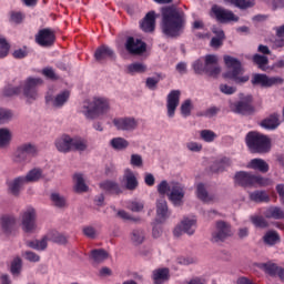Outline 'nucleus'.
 I'll use <instances>...</instances> for the list:
<instances>
[{
    "mask_svg": "<svg viewBox=\"0 0 284 284\" xmlns=\"http://www.w3.org/2000/svg\"><path fill=\"white\" fill-rule=\"evenodd\" d=\"M158 192L159 194H168V192H170V184L168 183V181L163 180L159 185H158Z\"/></svg>",
    "mask_w": 284,
    "mask_h": 284,
    "instance_id": "64",
    "label": "nucleus"
},
{
    "mask_svg": "<svg viewBox=\"0 0 284 284\" xmlns=\"http://www.w3.org/2000/svg\"><path fill=\"white\" fill-rule=\"evenodd\" d=\"M192 69L196 74H207L216 79L221 74V67H219V57L215 54H206L203 60H195L192 64Z\"/></svg>",
    "mask_w": 284,
    "mask_h": 284,
    "instance_id": "4",
    "label": "nucleus"
},
{
    "mask_svg": "<svg viewBox=\"0 0 284 284\" xmlns=\"http://www.w3.org/2000/svg\"><path fill=\"white\" fill-rule=\"evenodd\" d=\"M130 239L134 245H143V242L145 241V231L135 229L131 232Z\"/></svg>",
    "mask_w": 284,
    "mask_h": 284,
    "instance_id": "34",
    "label": "nucleus"
},
{
    "mask_svg": "<svg viewBox=\"0 0 284 284\" xmlns=\"http://www.w3.org/2000/svg\"><path fill=\"white\" fill-rule=\"evenodd\" d=\"M245 143L253 154H267L272 150V140L256 131H250L245 136Z\"/></svg>",
    "mask_w": 284,
    "mask_h": 284,
    "instance_id": "2",
    "label": "nucleus"
},
{
    "mask_svg": "<svg viewBox=\"0 0 284 284\" xmlns=\"http://www.w3.org/2000/svg\"><path fill=\"white\" fill-rule=\"evenodd\" d=\"M69 100H70V91L68 90L60 92L55 97L50 93L45 95L47 105H51L52 108H57V109L63 108V105H65Z\"/></svg>",
    "mask_w": 284,
    "mask_h": 284,
    "instance_id": "16",
    "label": "nucleus"
},
{
    "mask_svg": "<svg viewBox=\"0 0 284 284\" xmlns=\"http://www.w3.org/2000/svg\"><path fill=\"white\" fill-rule=\"evenodd\" d=\"M254 185H260L261 187H267V185H272V180L267 178H263L261 175H254Z\"/></svg>",
    "mask_w": 284,
    "mask_h": 284,
    "instance_id": "57",
    "label": "nucleus"
},
{
    "mask_svg": "<svg viewBox=\"0 0 284 284\" xmlns=\"http://www.w3.org/2000/svg\"><path fill=\"white\" fill-rule=\"evenodd\" d=\"M88 150V141L83 139H72V151L85 152Z\"/></svg>",
    "mask_w": 284,
    "mask_h": 284,
    "instance_id": "49",
    "label": "nucleus"
},
{
    "mask_svg": "<svg viewBox=\"0 0 284 284\" xmlns=\"http://www.w3.org/2000/svg\"><path fill=\"white\" fill-rule=\"evenodd\" d=\"M180 110H181L182 116H184V118L190 116L192 114V100H190V99L185 100L181 104Z\"/></svg>",
    "mask_w": 284,
    "mask_h": 284,
    "instance_id": "55",
    "label": "nucleus"
},
{
    "mask_svg": "<svg viewBox=\"0 0 284 284\" xmlns=\"http://www.w3.org/2000/svg\"><path fill=\"white\" fill-rule=\"evenodd\" d=\"M283 79L278 77H267L265 73H255L252 77V85H260L261 88H272L273 85L283 84Z\"/></svg>",
    "mask_w": 284,
    "mask_h": 284,
    "instance_id": "8",
    "label": "nucleus"
},
{
    "mask_svg": "<svg viewBox=\"0 0 284 284\" xmlns=\"http://www.w3.org/2000/svg\"><path fill=\"white\" fill-rule=\"evenodd\" d=\"M43 176V170L39 168H34L30 170L27 175L23 176L24 181L27 183H37L38 181H41Z\"/></svg>",
    "mask_w": 284,
    "mask_h": 284,
    "instance_id": "32",
    "label": "nucleus"
},
{
    "mask_svg": "<svg viewBox=\"0 0 284 284\" xmlns=\"http://www.w3.org/2000/svg\"><path fill=\"white\" fill-rule=\"evenodd\" d=\"M126 207L128 210H131V212H141L144 205L142 202L132 201L128 203Z\"/></svg>",
    "mask_w": 284,
    "mask_h": 284,
    "instance_id": "60",
    "label": "nucleus"
},
{
    "mask_svg": "<svg viewBox=\"0 0 284 284\" xmlns=\"http://www.w3.org/2000/svg\"><path fill=\"white\" fill-rule=\"evenodd\" d=\"M110 110V102L105 98H94L92 101L87 100L82 105V114L87 119H99Z\"/></svg>",
    "mask_w": 284,
    "mask_h": 284,
    "instance_id": "5",
    "label": "nucleus"
},
{
    "mask_svg": "<svg viewBox=\"0 0 284 284\" xmlns=\"http://www.w3.org/2000/svg\"><path fill=\"white\" fill-rule=\"evenodd\" d=\"M200 136L202 141H205V143H213L216 139V133L212 130H202L200 132Z\"/></svg>",
    "mask_w": 284,
    "mask_h": 284,
    "instance_id": "53",
    "label": "nucleus"
},
{
    "mask_svg": "<svg viewBox=\"0 0 284 284\" xmlns=\"http://www.w3.org/2000/svg\"><path fill=\"white\" fill-rule=\"evenodd\" d=\"M91 258L94 263H103L108 258V252L103 248L91 251Z\"/></svg>",
    "mask_w": 284,
    "mask_h": 284,
    "instance_id": "45",
    "label": "nucleus"
},
{
    "mask_svg": "<svg viewBox=\"0 0 284 284\" xmlns=\"http://www.w3.org/2000/svg\"><path fill=\"white\" fill-rule=\"evenodd\" d=\"M13 59H26L28 57V48L17 49L13 51Z\"/></svg>",
    "mask_w": 284,
    "mask_h": 284,
    "instance_id": "63",
    "label": "nucleus"
},
{
    "mask_svg": "<svg viewBox=\"0 0 284 284\" xmlns=\"http://www.w3.org/2000/svg\"><path fill=\"white\" fill-rule=\"evenodd\" d=\"M0 225L6 234H11L17 225V217L14 215H3L0 220Z\"/></svg>",
    "mask_w": 284,
    "mask_h": 284,
    "instance_id": "27",
    "label": "nucleus"
},
{
    "mask_svg": "<svg viewBox=\"0 0 284 284\" xmlns=\"http://www.w3.org/2000/svg\"><path fill=\"white\" fill-rule=\"evenodd\" d=\"M94 59L98 61V63H105L108 59H114V50L105 44H102L95 50Z\"/></svg>",
    "mask_w": 284,
    "mask_h": 284,
    "instance_id": "21",
    "label": "nucleus"
},
{
    "mask_svg": "<svg viewBox=\"0 0 284 284\" xmlns=\"http://www.w3.org/2000/svg\"><path fill=\"white\" fill-rule=\"evenodd\" d=\"M226 3H231V6H235V8H240L241 10H247V8H252V3L247 0H224Z\"/></svg>",
    "mask_w": 284,
    "mask_h": 284,
    "instance_id": "54",
    "label": "nucleus"
},
{
    "mask_svg": "<svg viewBox=\"0 0 284 284\" xmlns=\"http://www.w3.org/2000/svg\"><path fill=\"white\" fill-rule=\"evenodd\" d=\"M254 174L240 171L235 174V183L241 185L242 187H250V185H254Z\"/></svg>",
    "mask_w": 284,
    "mask_h": 284,
    "instance_id": "25",
    "label": "nucleus"
},
{
    "mask_svg": "<svg viewBox=\"0 0 284 284\" xmlns=\"http://www.w3.org/2000/svg\"><path fill=\"white\" fill-rule=\"evenodd\" d=\"M277 39L274 40V48H284V24L275 28Z\"/></svg>",
    "mask_w": 284,
    "mask_h": 284,
    "instance_id": "46",
    "label": "nucleus"
},
{
    "mask_svg": "<svg viewBox=\"0 0 284 284\" xmlns=\"http://www.w3.org/2000/svg\"><path fill=\"white\" fill-rule=\"evenodd\" d=\"M263 241L266 245H276L281 241V236L276 231H268L264 235Z\"/></svg>",
    "mask_w": 284,
    "mask_h": 284,
    "instance_id": "40",
    "label": "nucleus"
},
{
    "mask_svg": "<svg viewBox=\"0 0 284 284\" xmlns=\"http://www.w3.org/2000/svg\"><path fill=\"white\" fill-rule=\"evenodd\" d=\"M113 125L116 130L132 132V130H136L139 122L134 118H115L113 120Z\"/></svg>",
    "mask_w": 284,
    "mask_h": 284,
    "instance_id": "19",
    "label": "nucleus"
},
{
    "mask_svg": "<svg viewBox=\"0 0 284 284\" xmlns=\"http://www.w3.org/2000/svg\"><path fill=\"white\" fill-rule=\"evenodd\" d=\"M9 16H10L9 21H10L11 23H17V24H19V23H22L23 20L26 19V14H23V13L20 12V11H11V12L9 13Z\"/></svg>",
    "mask_w": 284,
    "mask_h": 284,
    "instance_id": "56",
    "label": "nucleus"
},
{
    "mask_svg": "<svg viewBox=\"0 0 284 284\" xmlns=\"http://www.w3.org/2000/svg\"><path fill=\"white\" fill-rule=\"evenodd\" d=\"M196 194L197 199H200V201H203L204 203H210V201H212V197H210V195L207 194V190L205 189V184L203 183L197 184Z\"/></svg>",
    "mask_w": 284,
    "mask_h": 284,
    "instance_id": "43",
    "label": "nucleus"
},
{
    "mask_svg": "<svg viewBox=\"0 0 284 284\" xmlns=\"http://www.w3.org/2000/svg\"><path fill=\"white\" fill-rule=\"evenodd\" d=\"M23 267V262L21 261V257H16L12 262H11V268L10 272L13 276H19V274H21V270Z\"/></svg>",
    "mask_w": 284,
    "mask_h": 284,
    "instance_id": "50",
    "label": "nucleus"
},
{
    "mask_svg": "<svg viewBox=\"0 0 284 284\" xmlns=\"http://www.w3.org/2000/svg\"><path fill=\"white\" fill-rule=\"evenodd\" d=\"M168 197L175 207H181L185 199V186L179 182H171Z\"/></svg>",
    "mask_w": 284,
    "mask_h": 284,
    "instance_id": "7",
    "label": "nucleus"
},
{
    "mask_svg": "<svg viewBox=\"0 0 284 284\" xmlns=\"http://www.w3.org/2000/svg\"><path fill=\"white\" fill-rule=\"evenodd\" d=\"M252 95L243 97V93L240 94V101L233 103L231 109L235 114H252L254 112V106L252 105Z\"/></svg>",
    "mask_w": 284,
    "mask_h": 284,
    "instance_id": "9",
    "label": "nucleus"
},
{
    "mask_svg": "<svg viewBox=\"0 0 284 284\" xmlns=\"http://www.w3.org/2000/svg\"><path fill=\"white\" fill-rule=\"evenodd\" d=\"M224 63L227 71L223 73V79H230V81H234L236 85H243V83L250 81V75H243V65L239 59L232 55H224Z\"/></svg>",
    "mask_w": 284,
    "mask_h": 284,
    "instance_id": "3",
    "label": "nucleus"
},
{
    "mask_svg": "<svg viewBox=\"0 0 284 284\" xmlns=\"http://www.w3.org/2000/svg\"><path fill=\"white\" fill-rule=\"evenodd\" d=\"M28 182L24 180L23 175L14 178L12 181L8 182V190L12 196H19L23 185H27Z\"/></svg>",
    "mask_w": 284,
    "mask_h": 284,
    "instance_id": "24",
    "label": "nucleus"
},
{
    "mask_svg": "<svg viewBox=\"0 0 284 284\" xmlns=\"http://www.w3.org/2000/svg\"><path fill=\"white\" fill-rule=\"evenodd\" d=\"M75 181V192H88V184H85V180H83V174L77 173L74 175Z\"/></svg>",
    "mask_w": 284,
    "mask_h": 284,
    "instance_id": "47",
    "label": "nucleus"
},
{
    "mask_svg": "<svg viewBox=\"0 0 284 284\" xmlns=\"http://www.w3.org/2000/svg\"><path fill=\"white\" fill-rule=\"evenodd\" d=\"M189 234V236H192V234H194V232H196V220L194 219H190V217H184L181 221V224H179L174 231L173 234L174 236L179 237L182 234Z\"/></svg>",
    "mask_w": 284,
    "mask_h": 284,
    "instance_id": "14",
    "label": "nucleus"
},
{
    "mask_svg": "<svg viewBox=\"0 0 284 284\" xmlns=\"http://www.w3.org/2000/svg\"><path fill=\"white\" fill-rule=\"evenodd\" d=\"M43 80L40 78H29L26 81L23 88V94L27 99H31L32 101H37V97H39V92L37 91V85H41Z\"/></svg>",
    "mask_w": 284,
    "mask_h": 284,
    "instance_id": "17",
    "label": "nucleus"
},
{
    "mask_svg": "<svg viewBox=\"0 0 284 284\" xmlns=\"http://www.w3.org/2000/svg\"><path fill=\"white\" fill-rule=\"evenodd\" d=\"M152 278L154 284H163L165 281H170V268H156L152 272Z\"/></svg>",
    "mask_w": 284,
    "mask_h": 284,
    "instance_id": "28",
    "label": "nucleus"
},
{
    "mask_svg": "<svg viewBox=\"0 0 284 284\" xmlns=\"http://www.w3.org/2000/svg\"><path fill=\"white\" fill-rule=\"evenodd\" d=\"M82 232L87 239H97V229L93 226H84Z\"/></svg>",
    "mask_w": 284,
    "mask_h": 284,
    "instance_id": "62",
    "label": "nucleus"
},
{
    "mask_svg": "<svg viewBox=\"0 0 284 284\" xmlns=\"http://www.w3.org/2000/svg\"><path fill=\"white\" fill-rule=\"evenodd\" d=\"M251 222L253 225H255V227H267V221L263 216H252Z\"/></svg>",
    "mask_w": 284,
    "mask_h": 284,
    "instance_id": "58",
    "label": "nucleus"
},
{
    "mask_svg": "<svg viewBox=\"0 0 284 284\" xmlns=\"http://www.w3.org/2000/svg\"><path fill=\"white\" fill-rule=\"evenodd\" d=\"M266 219L281 220L284 219V212L278 206H272L264 212Z\"/></svg>",
    "mask_w": 284,
    "mask_h": 284,
    "instance_id": "36",
    "label": "nucleus"
},
{
    "mask_svg": "<svg viewBox=\"0 0 284 284\" xmlns=\"http://www.w3.org/2000/svg\"><path fill=\"white\" fill-rule=\"evenodd\" d=\"M12 119V111L8 109H0V124L6 123Z\"/></svg>",
    "mask_w": 284,
    "mask_h": 284,
    "instance_id": "61",
    "label": "nucleus"
},
{
    "mask_svg": "<svg viewBox=\"0 0 284 284\" xmlns=\"http://www.w3.org/2000/svg\"><path fill=\"white\" fill-rule=\"evenodd\" d=\"M253 63H255L260 70L265 72V70H267L266 65L270 63V59H267L265 55L256 53L253 55Z\"/></svg>",
    "mask_w": 284,
    "mask_h": 284,
    "instance_id": "39",
    "label": "nucleus"
},
{
    "mask_svg": "<svg viewBox=\"0 0 284 284\" xmlns=\"http://www.w3.org/2000/svg\"><path fill=\"white\" fill-rule=\"evenodd\" d=\"M10 53V43H8V40L6 38L0 37V59H6L8 54Z\"/></svg>",
    "mask_w": 284,
    "mask_h": 284,
    "instance_id": "52",
    "label": "nucleus"
},
{
    "mask_svg": "<svg viewBox=\"0 0 284 284\" xmlns=\"http://www.w3.org/2000/svg\"><path fill=\"white\" fill-rule=\"evenodd\" d=\"M140 28L143 32H154V28H156V13L154 11L146 13L140 22Z\"/></svg>",
    "mask_w": 284,
    "mask_h": 284,
    "instance_id": "23",
    "label": "nucleus"
},
{
    "mask_svg": "<svg viewBox=\"0 0 284 284\" xmlns=\"http://www.w3.org/2000/svg\"><path fill=\"white\" fill-rule=\"evenodd\" d=\"M100 190H103L108 194H123V189H121V185L119 183L112 181V180H105L99 184Z\"/></svg>",
    "mask_w": 284,
    "mask_h": 284,
    "instance_id": "26",
    "label": "nucleus"
},
{
    "mask_svg": "<svg viewBox=\"0 0 284 284\" xmlns=\"http://www.w3.org/2000/svg\"><path fill=\"white\" fill-rule=\"evenodd\" d=\"M54 145L58 152H62V154H68V152H72V138L68 134H63L55 140Z\"/></svg>",
    "mask_w": 284,
    "mask_h": 284,
    "instance_id": "22",
    "label": "nucleus"
},
{
    "mask_svg": "<svg viewBox=\"0 0 284 284\" xmlns=\"http://www.w3.org/2000/svg\"><path fill=\"white\" fill-rule=\"evenodd\" d=\"M248 168H251V170H258V172H262L263 174L270 172V164L263 159L251 160Z\"/></svg>",
    "mask_w": 284,
    "mask_h": 284,
    "instance_id": "30",
    "label": "nucleus"
},
{
    "mask_svg": "<svg viewBox=\"0 0 284 284\" xmlns=\"http://www.w3.org/2000/svg\"><path fill=\"white\" fill-rule=\"evenodd\" d=\"M22 230L28 234H32L37 230V211L33 207H29L23 212Z\"/></svg>",
    "mask_w": 284,
    "mask_h": 284,
    "instance_id": "11",
    "label": "nucleus"
},
{
    "mask_svg": "<svg viewBox=\"0 0 284 284\" xmlns=\"http://www.w3.org/2000/svg\"><path fill=\"white\" fill-rule=\"evenodd\" d=\"M21 90H23V85H19V87L8 85L3 90V95L4 97H17V95L21 94Z\"/></svg>",
    "mask_w": 284,
    "mask_h": 284,
    "instance_id": "51",
    "label": "nucleus"
},
{
    "mask_svg": "<svg viewBox=\"0 0 284 284\" xmlns=\"http://www.w3.org/2000/svg\"><path fill=\"white\" fill-rule=\"evenodd\" d=\"M50 200L53 203L54 207H59L60 210L65 207L67 205L65 197L57 192L51 193Z\"/></svg>",
    "mask_w": 284,
    "mask_h": 284,
    "instance_id": "44",
    "label": "nucleus"
},
{
    "mask_svg": "<svg viewBox=\"0 0 284 284\" xmlns=\"http://www.w3.org/2000/svg\"><path fill=\"white\" fill-rule=\"evenodd\" d=\"M48 241H52V243H58V245H65L68 243V237L59 232H51L47 236Z\"/></svg>",
    "mask_w": 284,
    "mask_h": 284,
    "instance_id": "41",
    "label": "nucleus"
},
{
    "mask_svg": "<svg viewBox=\"0 0 284 284\" xmlns=\"http://www.w3.org/2000/svg\"><path fill=\"white\" fill-rule=\"evenodd\" d=\"M211 12L214 14L219 23H230L232 21H239V17L234 12L214 4L211 9Z\"/></svg>",
    "mask_w": 284,
    "mask_h": 284,
    "instance_id": "12",
    "label": "nucleus"
},
{
    "mask_svg": "<svg viewBox=\"0 0 284 284\" xmlns=\"http://www.w3.org/2000/svg\"><path fill=\"white\" fill-rule=\"evenodd\" d=\"M12 141V133L8 129H0V149L8 148Z\"/></svg>",
    "mask_w": 284,
    "mask_h": 284,
    "instance_id": "38",
    "label": "nucleus"
},
{
    "mask_svg": "<svg viewBox=\"0 0 284 284\" xmlns=\"http://www.w3.org/2000/svg\"><path fill=\"white\" fill-rule=\"evenodd\" d=\"M172 213L170 212V209L168 207V201L165 199H160L156 202V222L158 223H165Z\"/></svg>",
    "mask_w": 284,
    "mask_h": 284,
    "instance_id": "20",
    "label": "nucleus"
},
{
    "mask_svg": "<svg viewBox=\"0 0 284 284\" xmlns=\"http://www.w3.org/2000/svg\"><path fill=\"white\" fill-rule=\"evenodd\" d=\"M179 103H181V90L170 91L166 97V110L170 119H174Z\"/></svg>",
    "mask_w": 284,
    "mask_h": 284,
    "instance_id": "15",
    "label": "nucleus"
},
{
    "mask_svg": "<svg viewBox=\"0 0 284 284\" xmlns=\"http://www.w3.org/2000/svg\"><path fill=\"white\" fill-rule=\"evenodd\" d=\"M124 48L129 54L141 55L148 50V44L141 39H135L134 37H128Z\"/></svg>",
    "mask_w": 284,
    "mask_h": 284,
    "instance_id": "10",
    "label": "nucleus"
},
{
    "mask_svg": "<svg viewBox=\"0 0 284 284\" xmlns=\"http://www.w3.org/2000/svg\"><path fill=\"white\" fill-rule=\"evenodd\" d=\"M54 41H57V36L50 28L41 29L36 36V42L41 48H50L54 45Z\"/></svg>",
    "mask_w": 284,
    "mask_h": 284,
    "instance_id": "13",
    "label": "nucleus"
},
{
    "mask_svg": "<svg viewBox=\"0 0 284 284\" xmlns=\"http://www.w3.org/2000/svg\"><path fill=\"white\" fill-rule=\"evenodd\" d=\"M250 199L254 203H270V195L265 191L251 192Z\"/></svg>",
    "mask_w": 284,
    "mask_h": 284,
    "instance_id": "35",
    "label": "nucleus"
},
{
    "mask_svg": "<svg viewBox=\"0 0 284 284\" xmlns=\"http://www.w3.org/2000/svg\"><path fill=\"white\" fill-rule=\"evenodd\" d=\"M261 125L264 128V130H276V128L281 125L278 122V114H271L268 118L261 122Z\"/></svg>",
    "mask_w": 284,
    "mask_h": 284,
    "instance_id": "31",
    "label": "nucleus"
},
{
    "mask_svg": "<svg viewBox=\"0 0 284 284\" xmlns=\"http://www.w3.org/2000/svg\"><path fill=\"white\" fill-rule=\"evenodd\" d=\"M37 154H39L37 145L32 143H22L17 146L12 160L13 163H18L19 165H28Z\"/></svg>",
    "mask_w": 284,
    "mask_h": 284,
    "instance_id": "6",
    "label": "nucleus"
},
{
    "mask_svg": "<svg viewBox=\"0 0 284 284\" xmlns=\"http://www.w3.org/2000/svg\"><path fill=\"white\" fill-rule=\"evenodd\" d=\"M148 70V67L141 62L131 63L126 68L128 74H143Z\"/></svg>",
    "mask_w": 284,
    "mask_h": 284,
    "instance_id": "37",
    "label": "nucleus"
},
{
    "mask_svg": "<svg viewBox=\"0 0 284 284\" xmlns=\"http://www.w3.org/2000/svg\"><path fill=\"white\" fill-rule=\"evenodd\" d=\"M123 181L125 183L126 190H130L133 192V190H136L139 187V180H136V175H134V172L132 170L128 169L124 172Z\"/></svg>",
    "mask_w": 284,
    "mask_h": 284,
    "instance_id": "29",
    "label": "nucleus"
},
{
    "mask_svg": "<svg viewBox=\"0 0 284 284\" xmlns=\"http://www.w3.org/2000/svg\"><path fill=\"white\" fill-rule=\"evenodd\" d=\"M27 246L31 247V250H37L38 252H43V250L48 248V236H44L41 240H33L27 242Z\"/></svg>",
    "mask_w": 284,
    "mask_h": 284,
    "instance_id": "33",
    "label": "nucleus"
},
{
    "mask_svg": "<svg viewBox=\"0 0 284 284\" xmlns=\"http://www.w3.org/2000/svg\"><path fill=\"white\" fill-rule=\"evenodd\" d=\"M110 145L113 150H125L130 145V142L123 138H113L110 141Z\"/></svg>",
    "mask_w": 284,
    "mask_h": 284,
    "instance_id": "42",
    "label": "nucleus"
},
{
    "mask_svg": "<svg viewBox=\"0 0 284 284\" xmlns=\"http://www.w3.org/2000/svg\"><path fill=\"white\" fill-rule=\"evenodd\" d=\"M262 268L266 274H268V276H276V274H278V270L281 268V266H278L276 263L268 262L263 263Z\"/></svg>",
    "mask_w": 284,
    "mask_h": 284,
    "instance_id": "48",
    "label": "nucleus"
},
{
    "mask_svg": "<svg viewBox=\"0 0 284 284\" xmlns=\"http://www.w3.org/2000/svg\"><path fill=\"white\" fill-rule=\"evenodd\" d=\"M185 12L171 6L162 9L161 30L169 39H176L183 34L185 30Z\"/></svg>",
    "mask_w": 284,
    "mask_h": 284,
    "instance_id": "1",
    "label": "nucleus"
},
{
    "mask_svg": "<svg viewBox=\"0 0 284 284\" xmlns=\"http://www.w3.org/2000/svg\"><path fill=\"white\" fill-rule=\"evenodd\" d=\"M23 256L30 263H39V261H41V256H39V254H37V253L32 252V251H26L23 253Z\"/></svg>",
    "mask_w": 284,
    "mask_h": 284,
    "instance_id": "59",
    "label": "nucleus"
},
{
    "mask_svg": "<svg viewBox=\"0 0 284 284\" xmlns=\"http://www.w3.org/2000/svg\"><path fill=\"white\" fill-rule=\"evenodd\" d=\"M232 235V230L230 224L224 221L216 222L215 232L212 233V241L214 243H219L220 241H224L227 236Z\"/></svg>",
    "mask_w": 284,
    "mask_h": 284,
    "instance_id": "18",
    "label": "nucleus"
}]
</instances>
